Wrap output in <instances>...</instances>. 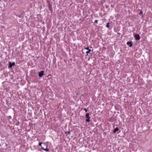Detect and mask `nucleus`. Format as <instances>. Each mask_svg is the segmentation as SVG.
I'll list each match as a JSON object with an SVG mask.
<instances>
[{
    "label": "nucleus",
    "mask_w": 152,
    "mask_h": 152,
    "mask_svg": "<svg viewBox=\"0 0 152 152\" xmlns=\"http://www.w3.org/2000/svg\"><path fill=\"white\" fill-rule=\"evenodd\" d=\"M89 113H87L86 114V118H90V117H89Z\"/></svg>",
    "instance_id": "8"
},
{
    "label": "nucleus",
    "mask_w": 152,
    "mask_h": 152,
    "mask_svg": "<svg viewBox=\"0 0 152 152\" xmlns=\"http://www.w3.org/2000/svg\"><path fill=\"white\" fill-rule=\"evenodd\" d=\"M9 67L10 68L12 67L13 66L15 65V63L14 62L11 63V62L9 63Z\"/></svg>",
    "instance_id": "4"
},
{
    "label": "nucleus",
    "mask_w": 152,
    "mask_h": 152,
    "mask_svg": "<svg viewBox=\"0 0 152 152\" xmlns=\"http://www.w3.org/2000/svg\"><path fill=\"white\" fill-rule=\"evenodd\" d=\"M85 49H86L87 50H88V51H87L86 52V53L87 54V55H88V54L89 53V54H91L90 53V52H91V50L90 49H89V47H87V48H85Z\"/></svg>",
    "instance_id": "3"
},
{
    "label": "nucleus",
    "mask_w": 152,
    "mask_h": 152,
    "mask_svg": "<svg viewBox=\"0 0 152 152\" xmlns=\"http://www.w3.org/2000/svg\"><path fill=\"white\" fill-rule=\"evenodd\" d=\"M86 121L87 122H89L90 121V117L86 118Z\"/></svg>",
    "instance_id": "9"
},
{
    "label": "nucleus",
    "mask_w": 152,
    "mask_h": 152,
    "mask_svg": "<svg viewBox=\"0 0 152 152\" xmlns=\"http://www.w3.org/2000/svg\"><path fill=\"white\" fill-rule=\"evenodd\" d=\"M84 110H85L86 112H87V109L86 108H85Z\"/></svg>",
    "instance_id": "14"
},
{
    "label": "nucleus",
    "mask_w": 152,
    "mask_h": 152,
    "mask_svg": "<svg viewBox=\"0 0 152 152\" xmlns=\"http://www.w3.org/2000/svg\"><path fill=\"white\" fill-rule=\"evenodd\" d=\"M134 37L135 38V39H136V40H139L140 39V35L137 34H136L135 36H134Z\"/></svg>",
    "instance_id": "1"
},
{
    "label": "nucleus",
    "mask_w": 152,
    "mask_h": 152,
    "mask_svg": "<svg viewBox=\"0 0 152 152\" xmlns=\"http://www.w3.org/2000/svg\"><path fill=\"white\" fill-rule=\"evenodd\" d=\"M42 149L45 151H49V149L48 148V147H47L45 149L44 147H42Z\"/></svg>",
    "instance_id": "6"
},
{
    "label": "nucleus",
    "mask_w": 152,
    "mask_h": 152,
    "mask_svg": "<svg viewBox=\"0 0 152 152\" xmlns=\"http://www.w3.org/2000/svg\"><path fill=\"white\" fill-rule=\"evenodd\" d=\"M44 75V72L43 71H41L39 73V77H41Z\"/></svg>",
    "instance_id": "2"
},
{
    "label": "nucleus",
    "mask_w": 152,
    "mask_h": 152,
    "mask_svg": "<svg viewBox=\"0 0 152 152\" xmlns=\"http://www.w3.org/2000/svg\"><path fill=\"white\" fill-rule=\"evenodd\" d=\"M118 127H116L115 128L113 131V132L114 133H115L116 132L118 131Z\"/></svg>",
    "instance_id": "7"
},
{
    "label": "nucleus",
    "mask_w": 152,
    "mask_h": 152,
    "mask_svg": "<svg viewBox=\"0 0 152 152\" xmlns=\"http://www.w3.org/2000/svg\"><path fill=\"white\" fill-rule=\"evenodd\" d=\"M127 44L128 45H129V46L130 47H132V43L131 42H127Z\"/></svg>",
    "instance_id": "5"
},
{
    "label": "nucleus",
    "mask_w": 152,
    "mask_h": 152,
    "mask_svg": "<svg viewBox=\"0 0 152 152\" xmlns=\"http://www.w3.org/2000/svg\"><path fill=\"white\" fill-rule=\"evenodd\" d=\"M95 23H98V20H96L95 21Z\"/></svg>",
    "instance_id": "13"
},
{
    "label": "nucleus",
    "mask_w": 152,
    "mask_h": 152,
    "mask_svg": "<svg viewBox=\"0 0 152 152\" xmlns=\"http://www.w3.org/2000/svg\"><path fill=\"white\" fill-rule=\"evenodd\" d=\"M109 22H108V23H107V25H106V27H107V28H109Z\"/></svg>",
    "instance_id": "10"
},
{
    "label": "nucleus",
    "mask_w": 152,
    "mask_h": 152,
    "mask_svg": "<svg viewBox=\"0 0 152 152\" xmlns=\"http://www.w3.org/2000/svg\"><path fill=\"white\" fill-rule=\"evenodd\" d=\"M143 13V12L142 11H141L139 13V14L140 15H141V14H142Z\"/></svg>",
    "instance_id": "12"
},
{
    "label": "nucleus",
    "mask_w": 152,
    "mask_h": 152,
    "mask_svg": "<svg viewBox=\"0 0 152 152\" xmlns=\"http://www.w3.org/2000/svg\"><path fill=\"white\" fill-rule=\"evenodd\" d=\"M42 144H44V143H42V142H40L39 143V145L41 147H42Z\"/></svg>",
    "instance_id": "11"
}]
</instances>
